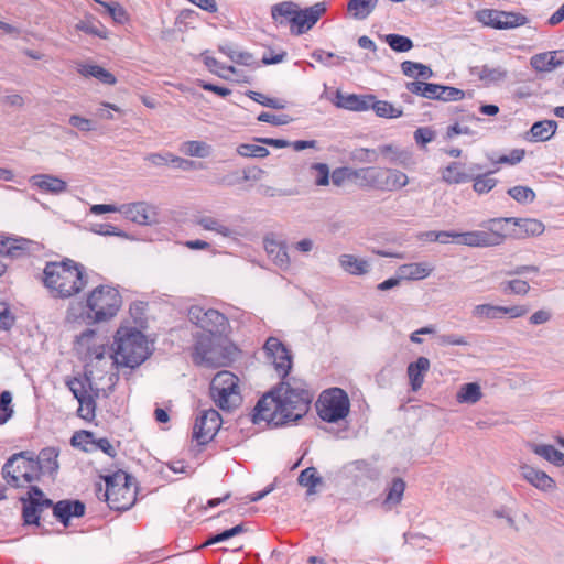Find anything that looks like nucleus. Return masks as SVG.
I'll return each mask as SVG.
<instances>
[{
    "instance_id": "obj_14",
    "label": "nucleus",
    "mask_w": 564,
    "mask_h": 564,
    "mask_svg": "<svg viewBox=\"0 0 564 564\" xmlns=\"http://www.w3.org/2000/svg\"><path fill=\"white\" fill-rule=\"evenodd\" d=\"M267 358L271 360L278 375L285 380L292 368V355L286 346L276 337H269L263 346Z\"/></svg>"
},
{
    "instance_id": "obj_56",
    "label": "nucleus",
    "mask_w": 564,
    "mask_h": 564,
    "mask_svg": "<svg viewBox=\"0 0 564 564\" xmlns=\"http://www.w3.org/2000/svg\"><path fill=\"white\" fill-rule=\"evenodd\" d=\"M312 57L322 63L325 66H338L341 65L345 58L340 56H336L334 53L325 52L323 50H317L313 52Z\"/></svg>"
},
{
    "instance_id": "obj_60",
    "label": "nucleus",
    "mask_w": 564,
    "mask_h": 564,
    "mask_svg": "<svg viewBox=\"0 0 564 564\" xmlns=\"http://www.w3.org/2000/svg\"><path fill=\"white\" fill-rule=\"evenodd\" d=\"M311 170L316 172L315 184L317 186H326L329 184V167L326 163H314Z\"/></svg>"
},
{
    "instance_id": "obj_4",
    "label": "nucleus",
    "mask_w": 564,
    "mask_h": 564,
    "mask_svg": "<svg viewBox=\"0 0 564 564\" xmlns=\"http://www.w3.org/2000/svg\"><path fill=\"white\" fill-rule=\"evenodd\" d=\"M43 283L53 297L68 299L78 294L88 283L86 269L70 259L47 262L43 270Z\"/></svg>"
},
{
    "instance_id": "obj_64",
    "label": "nucleus",
    "mask_w": 564,
    "mask_h": 564,
    "mask_svg": "<svg viewBox=\"0 0 564 564\" xmlns=\"http://www.w3.org/2000/svg\"><path fill=\"white\" fill-rule=\"evenodd\" d=\"M524 154L523 149H513L509 154L499 156L495 163L514 165L523 160Z\"/></svg>"
},
{
    "instance_id": "obj_13",
    "label": "nucleus",
    "mask_w": 564,
    "mask_h": 564,
    "mask_svg": "<svg viewBox=\"0 0 564 564\" xmlns=\"http://www.w3.org/2000/svg\"><path fill=\"white\" fill-rule=\"evenodd\" d=\"M220 426L221 417L218 411L214 409L203 410L195 420L193 437L198 444L204 445L214 438Z\"/></svg>"
},
{
    "instance_id": "obj_63",
    "label": "nucleus",
    "mask_w": 564,
    "mask_h": 564,
    "mask_svg": "<svg viewBox=\"0 0 564 564\" xmlns=\"http://www.w3.org/2000/svg\"><path fill=\"white\" fill-rule=\"evenodd\" d=\"M351 158L355 161H358L361 163H375L378 160V154H377L376 150L360 148V149H356L352 152Z\"/></svg>"
},
{
    "instance_id": "obj_44",
    "label": "nucleus",
    "mask_w": 564,
    "mask_h": 564,
    "mask_svg": "<svg viewBox=\"0 0 564 564\" xmlns=\"http://www.w3.org/2000/svg\"><path fill=\"white\" fill-rule=\"evenodd\" d=\"M393 150V155L390 156V163L400 164L404 167H408L411 163L412 155L406 150H401L398 147L392 144H384L379 147V151L381 154H388L389 151Z\"/></svg>"
},
{
    "instance_id": "obj_29",
    "label": "nucleus",
    "mask_w": 564,
    "mask_h": 564,
    "mask_svg": "<svg viewBox=\"0 0 564 564\" xmlns=\"http://www.w3.org/2000/svg\"><path fill=\"white\" fill-rule=\"evenodd\" d=\"M180 152L184 155L192 158L205 159L208 158L213 152V147L200 140H188L182 142L178 148Z\"/></svg>"
},
{
    "instance_id": "obj_47",
    "label": "nucleus",
    "mask_w": 564,
    "mask_h": 564,
    "mask_svg": "<svg viewBox=\"0 0 564 564\" xmlns=\"http://www.w3.org/2000/svg\"><path fill=\"white\" fill-rule=\"evenodd\" d=\"M511 221H514V224L522 228L528 235L539 236L544 231L543 223L538 219H521L519 221L514 218H511ZM507 223H510V220L503 221L498 227L501 228L503 227V224ZM502 231L505 232V228H502Z\"/></svg>"
},
{
    "instance_id": "obj_28",
    "label": "nucleus",
    "mask_w": 564,
    "mask_h": 564,
    "mask_svg": "<svg viewBox=\"0 0 564 564\" xmlns=\"http://www.w3.org/2000/svg\"><path fill=\"white\" fill-rule=\"evenodd\" d=\"M433 267L427 262H415L402 264L398 268V274L401 280H422L431 274Z\"/></svg>"
},
{
    "instance_id": "obj_32",
    "label": "nucleus",
    "mask_w": 564,
    "mask_h": 564,
    "mask_svg": "<svg viewBox=\"0 0 564 564\" xmlns=\"http://www.w3.org/2000/svg\"><path fill=\"white\" fill-rule=\"evenodd\" d=\"M481 398V388L477 382L462 384L456 393V401L460 404H475Z\"/></svg>"
},
{
    "instance_id": "obj_55",
    "label": "nucleus",
    "mask_w": 564,
    "mask_h": 564,
    "mask_svg": "<svg viewBox=\"0 0 564 564\" xmlns=\"http://www.w3.org/2000/svg\"><path fill=\"white\" fill-rule=\"evenodd\" d=\"M203 56H204V63H205L206 67L212 73H214L223 78H227V75L225 74V72H230L232 74H236V72H237L234 66L221 65L216 58L205 55V54Z\"/></svg>"
},
{
    "instance_id": "obj_35",
    "label": "nucleus",
    "mask_w": 564,
    "mask_h": 564,
    "mask_svg": "<svg viewBox=\"0 0 564 564\" xmlns=\"http://www.w3.org/2000/svg\"><path fill=\"white\" fill-rule=\"evenodd\" d=\"M532 451L555 466H564V453L557 451L552 445L535 444L532 446Z\"/></svg>"
},
{
    "instance_id": "obj_61",
    "label": "nucleus",
    "mask_w": 564,
    "mask_h": 564,
    "mask_svg": "<svg viewBox=\"0 0 564 564\" xmlns=\"http://www.w3.org/2000/svg\"><path fill=\"white\" fill-rule=\"evenodd\" d=\"M352 172L354 169L350 167H337L329 176L334 185L341 186L347 180H352Z\"/></svg>"
},
{
    "instance_id": "obj_15",
    "label": "nucleus",
    "mask_w": 564,
    "mask_h": 564,
    "mask_svg": "<svg viewBox=\"0 0 564 564\" xmlns=\"http://www.w3.org/2000/svg\"><path fill=\"white\" fill-rule=\"evenodd\" d=\"M482 171L481 165L477 163H464L460 161L451 162L441 170V178L448 185H458L471 182L475 173Z\"/></svg>"
},
{
    "instance_id": "obj_1",
    "label": "nucleus",
    "mask_w": 564,
    "mask_h": 564,
    "mask_svg": "<svg viewBox=\"0 0 564 564\" xmlns=\"http://www.w3.org/2000/svg\"><path fill=\"white\" fill-rule=\"evenodd\" d=\"M187 317L192 324L206 333L196 338L194 362L212 368L230 362L236 348L226 337L230 328L227 316L212 307L192 305L188 307Z\"/></svg>"
},
{
    "instance_id": "obj_48",
    "label": "nucleus",
    "mask_w": 564,
    "mask_h": 564,
    "mask_svg": "<svg viewBox=\"0 0 564 564\" xmlns=\"http://www.w3.org/2000/svg\"><path fill=\"white\" fill-rule=\"evenodd\" d=\"M508 195L519 204H530L535 199V193L528 186H513L508 189Z\"/></svg>"
},
{
    "instance_id": "obj_25",
    "label": "nucleus",
    "mask_w": 564,
    "mask_h": 564,
    "mask_svg": "<svg viewBox=\"0 0 564 564\" xmlns=\"http://www.w3.org/2000/svg\"><path fill=\"white\" fill-rule=\"evenodd\" d=\"M339 265L344 271L351 275H365L370 271V262L366 259L357 258L354 254L344 253L338 258Z\"/></svg>"
},
{
    "instance_id": "obj_58",
    "label": "nucleus",
    "mask_w": 564,
    "mask_h": 564,
    "mask_svg": "<svg viewBox=\"0 0 564 564\" xmlns=\"http://www.w3.org/2000/svg\"><path fill=\"white\" fill-rule=\"evenodd\" d=\"M90 231L100 236H126L122 230L111 224H91Z\"/></svg>"
},
{
    "instance_id": "obj_36",
    "label": "nucleus",
    "mask_w": 564,
    "mask_h": 564,
    "mask_svg": "<svg viewBox=\"0 0 564 564\" xmlns=\"http://www.w3.org/2000/svg\"><path fill=\"white\" fill-rule=\"evenodd\" d=\"M405 87L411 94L436 100L438 84L414 80L406 83Z\"/></svg>"
},
{
    "instance_id": "obj_27",
    "label": "nucleus",
    "mask_w": 564,
    "mask_h": 564,
    "mask_svg": "<svg viewBox=\"0 0 564 564\" xmlns=\"http://www.w3.org/2000/svg\"><path fill=\"white\" fill-rule=\"evenodd\" d=\"M557 130L555 120H541L532 124L528 140L531 142H544L550 140Z\"/></svg>"
},
{
    "instance_id": "obj_20",
    "label": "nucleus",
    "mask_w": 564,
    "mask_h": 564,
    "mask_svg": "<svg viewBox=\"0 0 564 564\" xmlns=\"http://www.w3.org/2000/svg\"><path fill=\"white\" fill-rule=\"evenodd\" d=\"M195 223L204 230L215 232L216 235H219L223 238H228L236 241L240 236V232L237 229L225 225L223 220L213 216H198L195 219Z\"/></svg>"
},
{
    "instance_id": "obj_42",
    "label": "nucleus",
    "mask_w": 564,
    "mask_h": 564,
    "mask_svg": "<svg viewBox=\"0 0 564 564\" xmlns=\"http://www.w3.org/2000/svg\"><path fill=\"white\" fill-rule=\"evenodd\" d=\"M297 4L292 1H284L278 4H274L271 9L272 18L275 21H279L282 23V20H279L280 18H284L292 24V18L295 17L297 12Z\"/></svg>"
},
{
    "instance_id": "obj_45",
    "label": "nucleus",
    "mask_w": 564,
    "mask_h": 564,
    "mask_svg": "<svg viewBox=\"0 0 564 564\" xmlns=\"http://www.w3.org/2000/svg\"><path fill=\"white\" fill-rule=\"evenodd\" d=\"M492 172H486V173H475V177L471 180L474 182L473 188L478 194H486L490 192L496 185L497 180L491 177L490 174Z\"/></svg>"
},
{
    "instance_id": "obj_49",
    "label": "nucleus",
    "mask_w": 564,
    "mask_h": 564,
    "mask_svg": "<svg viewBox=\"0 0 564 564\" xmlns=\"http://www.w3.org/2000/svg\"><path fill=\"white\" fill-rule=\"evenodd\" d=\"M237 153L243 158H265L269 150L263 145L242 143L237 147Z\"/></svg>"
},
{
    "instance_id": "obj_5",
    "label": "nucleus",
    "mask_w": 564,
    "mask_h": 564,
    "mask_svg": "<svg viewBox=\"0 0 564 564\" xmlns=\"http://www.w3.org/2000/svg\"><path fill=\"white\" fill-rule=\"evenodd\" d=\"M121 295L119 291L110 285H98L89 292L83 312L78 315L75 307L67 311V321L74 322L79 317L87 319L89 324L102 323L117 315L121 307Z\"/></svg>"
},
{
    "instance_id": "obj_30",
    "label": "nucleus",
    "mask_w": 564,
    "mask_h": 564,
    "mask_svg": "<svg viewBox=\"0 0 564 564\" xmlns=\"http://www.w3.org/2000/svg\"><path fill=\"white\" fill-rule=\"evenodd\" d=\"M474 73L486 85L503 82L508 77L507 69L501 66L482 65L480 67H476Z\"/></svg>"
},
{
    "instance_id": "obj_19",
    "label": "nucleus",
    "mask_w": 564,
    "mask_h": 564,
    "mask_svg": "<svg viewBox=\"0 0 564 564\" xmlns=\"http://www.w3.org/2000/svg\"><path fill=\"white\" fill-rule=\"evenodd\" d=\"M373 95H356L336 93L334 105L350 111H366L370 109Z\"/></svg>"
},
{
    "instance_id": "obj_52",
    "label": "nucleus",
    "mask_w": 564,
    "mask_h": 564,
    "mask_svg": "<svg viewBox=\"0 0 564 564\" xmlns=\"http://www.w3.org/2000/svg\"><path fill=\"white\" fill-rule=\"evenodd\" d=\"M93 436L94 434L88 431L75 432L74 435L72 436L70 444L74 447H78L85 452H89L94 446L95 440H93Z\"/></svg>"
},
{
    "instance_id": "obj_2",
    "label": "nucleus",
    "mask_w": 564,
    "mask_h": 564,
    "mask_svg": "<svg viewBox=\"0 0 564 564\" xmlns=\"http://www.w3.org/2000/svg\"><path fill=\"white\" fill-rule=\"evenodd\" d=\"M313 401V393L302 380L291 378L265 393L257 403L252 421L282 426L302 419Z\"/></svg>"
},
{
    "instance_id": "obj_51",
    "label": "nucleus",
    "mask_w": 564,
    "mask_h": 564,
    "mask_svg": "<svg viewBox=\"0 0 564 564\" xmlns=\"http://www.w3.org/2000/svg\"><path fill=\"white\" fill-rule=\"evenodd\" d=\"M464 97H465L464 90L456 88V87L444 86V85L438 84L436 100L458 101V100L464 99Z\"/></svg>"
},
{
    "instance_id": "obj_6",
    "label": "nucleus",
    "mask_w": 564,
    "mask_h": 564,
    "mask_svg": "<svg viewBox=\"0 0 564 564\" xmlns=\"http://www.w3.org/2000/svg\"><path fill=\"white\" fill-rule=\"evenodd\" d=\"M150 355L145 336L135 328L121 327L117 330L110 358L117 367L135 368Z\"/></svg>"
},
{
    "instance_id": "obj_11",
    "label": "nucleus",
    "mask_w": 564,
    "mask_h": 564,
    "mask_svg": "<svg viewBox=\"0 0 564 564\" xmlns=\"http://www.w3.org/2000/svg\"><path fill=\"white\" fill-rule=\"evenodd\" d=\"M239 379L230 371H219L212 380L210 395L221 410H231L241 402Z\"/></svg>"
},
{
    "instance_id": "obj_31",
    "label": "nucleus",
    "mask_w": 564,
    "mask_h": 564,
    "mask_svg": "<svg viewBox=\"0 0 564 564\" xmlns=\"http://www.w3.org/2000/svg\"><path fill=\"white\" fill-rule=\"evenodd\" d=\"M562 64L563 61L556 59V52L535 54L530 59V65L536 72H551Z\"/></svg>"
},
{
    "instance_id": "obj_7",
    "label": "nucleus",
    "mask_w": 564,
    "mask_h": 564,
    "mask_svg": "<svg viewBox=\"0 0 564 564\" xmlns=\"http://www.w3.org/2000/svg\"><path fill=\"white\" fill-rule=\"evenodd\" d=\"M511 218H492L480 224L482 230H470L458 232L454 230H442L438 231V242L449 243L451 239L454 242L470 248H489L500 246L505 239L506 234L502 231V227L498 226L503 221H509Z\"/></svg>"
},
{
    "instance_id": "obj_33",
    "label": "nucleus",
    "mask_w": 564,
    "mask_h": 564,
    "mask_svg": "<svg viewBox=\"0 0 564 564\" xmlns=\"http://www.w3.org/2000/svg\"><path fill=\"white\" fill-rule=\"evenodd\" d=\"M377 0H349L347 10L356 20L367 19L375 10Z\"/></svg>"
},
{
    "instance_id": "obj_22",
    "label": "nucleus",
    "mask_w": 564,
    "mask_h": 564,
    "mask_svg": "<svg viewBox=\"0 0 564 564\" xmlns=\"http://www.w3.org/2000/svg\"><path fill=\"white\" fill-rule=\"evenodd\" d=\"M58 451L55 447L43 448L37 456L33 454V463L37 465L39 476L41 474H55L58 470Z\"/></svg>"
},
{
    "instance_id": "obj_26",
    "label": "nucleus",
    "mask_w": 564,
    "mask_h": 564,
    "mask_svg": "<svg viewBox=\"0 0 564 564\" xmlns=\"http://www.w3.org/2000/svg\"><path fill=\"white\" fill-rule=\"evenodd\" d=\"M30 240L24 238H6L0 242V254L12 259L24 257L29 251Z\"/></svg>"
},
{
    "instance_id": "obj_54",
    "label": "nucleus",
    "mask_w": 564,
    "mask_h": 564,
    "mask_svg": "<svg viewBox=\"0 0 564 564\" xmlns=\"http://www.w3.org/2000/svg\"><path fill=\"white\" fill-rule=\"evenodd\" d=\"M501 288L503 293H511L516 295H525L530 291L529 283L520 279L507 281L502 283Z\"/></svg>"
},
{
    "instance_id": "obj_21",
    "label": "nucleus",
    "mask_w": 564,
    "mask_h": 564,
    "mask_svg": "<svg viewBox=\"0 0 564 564\" xmlns=\"http://www.w3.org/2000/svg\"><path fill=\"white\" fill-rule=\"evenodd\" d=\"M520 473L530 485L541 491H551L555 488V481L552 477L530 465H522Z\"/></svg>"
},
{
    "instance_id": "obj_24",
    "label": "nucleus",
    "mask_w": 564,
    "mask_h": 564,
    "mask_svg": "<svg viewBox=\"0 0 564 564\" xmlns=\"http://www.w3.org/2000/svg\"><path fill=\"white\" fill-rule=\"evenodd\" d=\"M430 369V360L426 357H419L414 362L408 366V377L411 389L417 391L422 388L424 377Z\"/></svg>"
},
{
    "instance_id": "obj_3",
    "label": "nucleus",
    "mask_w": 564,
    "mask_h": 564,
    "mask_svg": "<svg viewBox=\"0 0 564 564\" xmlns=\"http://www.w3.org/2000/svg\"><path fill=\"white\" fill-rule=\"evenodd\" d=\"M23 503L22 517L25 524L40 523L41 512L53 508L54 517L67 527L72 518H80L85 514V505L80 500H61L56 503L44 496L37 486H30L26 497L21 498Z\"/></svg>"
},
{
    "instance_id": "obj_37",
    "label": "nucleus",
    "mask_w": 564,
    "mask_h": 564,
    "mask_svg": "<svg viewBox=\"0 0 564 564\" xmlns=\"http://www.w3.org/2000/svg\"><path fill=\"white\" fill-rule=\"evenodd\" d=\"M402 73L411 78H423L429 79L433 76L432 69L417 62L404 61L401 63Z\"/></svg>"
},
{
    "instance_id": "obj_38",
    "label": "nucleus",
    "mask_w": 564,
    "mask_h": 564,
    "mask_svg": "<svg viewBox=\"0 0 564 564\" xmlns=\"http://www.w3.org/2000/svg\"><path fill=\"white\" fill-rule=\"evenodd\" d=\"M404 490L405 482L401 478H393L387 489V496L383 503L389 508L399 505L402 500Z\"/></svg>"
},
{
    "instance_id": "obj_43",
    "label": "nucleus",
    "mask_w": 564,
    "mask_h": 564,
    "mask_svg": "<svg viewBox=\"0 0 564 564\" xmlns=\"http://www.w3.org/2000/svg\"><path fill=\"white\" fill-rule=\"evenodd\" d=\"M393 150V155L390 156V163L400 164L404 167H408L411 163L412 155L406 150H401L398 147L392 144H384L379 147V151L381 154H388L389 151Z\"/></svg>"
},
{
    "instance_id": "obj_8",
    "label": "nucleus",
    "mask_w": 564,
    "mask_h": 564,
    "mask_svg": "<svg viewBox=\"0 0 564 564\" xmlns=\"http://www.w3.org/2000/svg\"><path fill=\"white\" fill-rule=\"evenodd\" d=\"M133 478L119 470L105 478L106 490L102 494L109 508L118 511L129 510L137 500V490L132 482Z\"/></svg>"
},
{
    "instance_id": "obj_46",
    "label": "nucleus",
    "mask_w": 564,
    "mask_h": 564,
    "mask_svg": "<svg viewBox=\"0 0 564 564\" xmlns=\"http://www.w3.org/2000/svg\"><path fill=\"white\" fill-rule=\"evenodd\" d=\"M384 42L391 50L398 53L408 52L413 47V42L410 37L395 33L384 35Z\"/></svg>"
},
{
    "instance_id": "obj_41",
    "label": "nucleus",
    "mask_w": 564,
    "mask_h": 564,
    "mask_svg": "<svg viewBox=\"0 0 564 564\" xmlns=\"http://www.w3.org/2000/svg\"><path fill=\"white\" fill-rule=\"evenodd\" d=\"M297 481L301 486L307 488L308 495H312L315 492L316 486L323 482V479L318 476L315 467H307L300 473Z\"/></svg>"
},
{
    "instance_id": "obj_10",
    "label": "nucleus",
    "mask_w": 564,
    "mask_h": 564,
    "mask_svg": "<svg viewBox=\"0 0 564 564\" xmlns=\"http://www.w3.org/2000/svg\"><path fill=\"white\" fill-rule=\"evenodd\" d=\"M318 416L328 423L344 420L350 409L348 394L340 388L324 391L316 402Z\"/></svg>"
},
{
    "instance_id": "obj_34",
    "label": "nucleus",
    "mask_w": 564,
    "mask_h": 564,
    "mask_svg": "<svg viewBox=\"0 0 564 564\" xmlns=\"http://www.w3.org/2000/svg\"><path fill=\"white\" fill-rule=\"evenodd\" d=\"M409 183V177L405 173L397 169H387L384 175L383 192H394L403 188Z\"/></svg>"
},
{
    "instance_id": "obj_59",
    "label": "nucleus",
    "mask_w": 564,
    "mask_h": 564,
    "mask_svg": "<svg viewBox=\"0 0 564 564\" xmlns=\"http://www.w3.org/2000/svg\"><path fill=\"white\" fill-rule=\"evenodd\" d=\"M258 120L262 122H268L272 126L279 127V126H285L292 121L291 117L288 115H274L271 112H261L258 116Z\"/></svg>"
},
{
    "instance_id": "obj_23",
    "label": "nucleus",
    "mask_w": 564,
    "mask_h": 564,
    "mask_svg": "<svg viewBox=\"0 0 564 564\" xmlns=\"http://www.w3.org/2000/svg\"><path fill=\"white\" fill-rule=\"evenodd\" d=\"M264 249L269 258L281 269H286L290 264V257L286 251V245L274 238L264 239Z\"/></svg>"
},
{
    "instance_id": "obj_16",
    "label": "nucleus",
    "mask_w": 564,
    "mask_h": 564,
    "mask_svg": "<svg viewBox=\"0 0 564 564\" xmlns=\"http://www.w3.org/2000/svg\"><path fill=\"white\" fill-rule=\"evenodd\" d=\"M119 213L128 220L147 226L156 223V207L147 202H135L119 205Z\"/></svg>"
},
{
    "instance_id": "obj_40",
    "label": "nucleus",
    "mask_w": 564,
    "mask_h": 564,
    "mask_svg": "<svg viewBox=\"0 0 564 564\" xmlns=\"http://www.w3.org/2000/svg\"><path fill=\"white\" fill-rule=\"evenodd\" d=\"M370 109H372L375 113L381 118L393 119L401 117L403 113L401 109L395 108L391 102L386 100H376L375 97L370 101Z\"/></svg>"
},
{
    "instance_id": "obj_50",
    "label": "nucleus",
    "mask_w": 564,
    "mask_h": 564,
    "mask_svg": "<svg viewBox=\"0 0 564 564\" xmlns=\"http://www.w3.org/2000/svg\"><path fill=\"white\" fill-rule=\"evenodd\" d=\"M246 95L253 101H256L264 107H269L272 109H283L285 107V104L283 100L278 99V98L267 97L265 95L258 93V91L248 90L246 93Z\"/></svg>"
},
{
    "instance_id": "obj_17",
    "label": "nucleus",
    "mask_w": 564,
    "mask_h": 564,
    "mask_svg": "<svg viewBox=\"0 0 564 564\" xmlns=\"http://www.w3.org/2000/svg\"><path fill=\"white\" fill-rule=\"evenodd\" d=\"M325 12L324 3H315L304 10L297 9L295 17L292 18V32L300 35L308 31Z\"/></svg>"
},
{
    "instance_id": "obj_62",
    "label": "nucleus",
    "mask_w": 564,
    "mask_h": 564,
    "mask_svg": "<svg viewBox=\"0 0 564 564\" xmlns=\"http://www.w3.org/2000/svg\"><path fill=\"white\" fill-rule=\"evenodd\" d=\"M437 344L441 346H466L468 345L467 339L457 334H444L437 336Z\"/></svg>"
},
{
    "instance_id": "obj_53",
    "label": "nucleus",
    "mask_w": 564,
    "mask_h": 564,
    "mask_svg": "<svg viewBox=\"0 0 564 564\" xmlns=\"http://www.w3.org/2000/svg\"><path fill=\"white\" fill-rule=\"evenodd\" d=\"M77 30L83 31L87 34L96 35L100 39L107 37V29L99 22H94L90 20L80 21L76 25Z\"/></svg>"
},
{
    "instance_id": "obj_18",
    "label": "nucleus",
    "mask_w": 564,
    "mask_h": 564,
    "mask_svg": "<svg viewBox=\"0 0 564 564\" xmlns=\"http://www.w3.org/2000/svg\"><path fill=\"white\" fill-rule=\"evenodd\" d=\"M33 187L42 193L58 195L67 189V183L52 174H35L29 180Z\"/></svg>"
},
{
    "instance_id": "obj_12",
    "label": "nucleus",
    "mask_w": 564,
    "mask_h": 564,
    "mask_svg": "<svg viewBox=\"0 0 564 564\" xmlns=\"http://www.w3.org/2000/svg\"><path fill=\"white\" fill-rule=\"evenodd\" d=\"M476 19L485 26H490L496 30L516 29L528 23L527 17L520 13L494 9H482L477 11Z\"/></svg>"
},
{
    "instance_id": "obj_9",
    "label": "nucleus",
    "mask_w": 564,
    "mask_h": 564,
    "mask_svg": "<svg viewBox=\"0 0 564 564\" xmlns=\"http://www.w3.org/2000/svg\"><path fill=\"white\" fill-rule=\"evenodd\" d=\"M33 463L32 452H20L12 455L2 467L7 484L19 488L39 480L37 468Z\"/></svg>"
},
{
    "instance_id": "obj_57",
    "label": "nucleus",
    "mask_w": 564,
    "mask_h": 564,
    "mask_svg": "<svg viewBox=\"0 0 564 564\" xmlns=\"http://www.w3.org/2000/svg\"><path fill=\"white\" fill-rule=\"evenodd\" d=\"M79 408L77 410L78 416L85 420H91L95 416L96 402L91 395H87L77 400Z\"/></svg>"
},
{
    "instance_id": "obj_39",
    "label": "nucleus",
    "mask_w": 564,
    "mask_h": 564,
    "mask_svg": "<svg viewBox=\"0 0 564 564\" xmlns=\"http://www.w3.org/2000/svg\"><path fill=\"white\" fill-rule=\"evenodd\" d=\"M502 308L500 305L494 304H478L474 306L471 311L473 317L479 321H488V319H500L501 318Z\"/></svg>"
}]
</instances>
